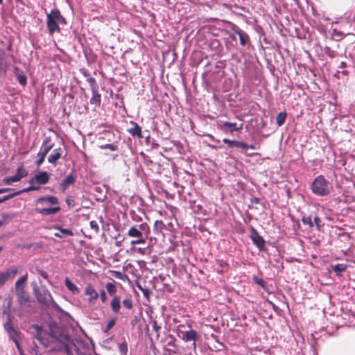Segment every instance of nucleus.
I'll use <instances>...</instances> for the list:
<instances>
[{"mask_svg":"<svg viewBox=\"0 0 355 355\" xmlns=\"http://www.w3.org/2000/svg\"><path fill=\"white\" fill-rule=\"evenodd\" d=\"M32 189L33 188H25V189H23L19 190L18 191L14 192L12 193L8 194V195H6L7 198H8V200H10V199H11V198H14V197H15L17 196H19V195H20L21 193H28V192L31 191V189Z\"/></svg>","mask_w":355,"mask_h":355,"instance_id":"obj_32","label":"nucleus"},{"mask_svg":"<svg viewBox=\"0 0 355 355\" xmlns=\"http://www.w3.org/2000/svg\"><path fill=\"white\" fill-rule=\"evenodd\" d=\"M34 180H36V183L40 186V184H45L48 183L49 180V175L46 171H41L35 175Z\"/></svg>","mask_w":355,"mask_h":355,"instance_id":"obj_20","label":"nucleus"},{"mask_svg":"<svg viewBox=\"0 0 355 355\" xmlns=\"http://www.w3.org/2000/svg\"><path fill=\"white\" fill-rule=\"evenodd\" d=\"M54 228L58 230L61 232V234L69 236H73V232L69 229H64L59 226H55Z\"/></svg>","mask_w":355,"mask_h":355,"instance_id":"obj_38","label":"nucleus"},{"mask_svg":"<svg viewBox=\"0 0 355 355\" xmlns=\"http://www.w3.org/2000/svg\"><path fill=\"white\" fill-rule=\"evenodd\" d=\"M333 270L336 273L337 275H341V273L347 269V266L343 263H338L332 266Z\"/></svg>","mask_w":355,"mask_h":355,"instance_id":"obj_29","label":"nucleus"},{"mask_svg":"<svg viewBox=\"0 0 355 355\" xmlns=\"http://www.w3.org/2000/svg\"><path fill=\"white\" fill-rule=\"evenodd\" d=\"M136 239L131 241L130 243L132 245H135L137 244H144L146 242V239L144 237L141 238H135Z\"/></svg>","mask_w":355,"mask_h":355,"instance_id":"obj_40","label":"nucleus"},{"mask_svg":"<svg viewBox=\"0 0 355 355\" xmlns=\"http://www.w3.org/2000/svg\"><path fill=\"white\" fill-rule=\"evenodd\" d=\"M346 66H347L346 62L344 61H342V62H340V64L338 65V68H345V67H346Z\"/></svg>","mask_w":355,"mask_h":355,"instance_id":"obj_59","label":"nucleus"},{"mask_svg":"<svg viewBox=\"0 0 355 355\" xmlns=\"http://www.w3.org/2000/svg\"><path fill=\"white\" fill-rule=\"evenodd\" d=\"M33 327L37 330V334L35 336V338L38 340H42L41 331L42 328L38 324H33Z\"/></svg>","mask_w":355,"mask_h":355,"instance_id":"obj_44","label":"nucleus"},{"mask_svg":"<svg viewBox=\"0 0 355 355\" xmlns=\"http://www.w3.org/2000/svg\"><path fill=\"white\" fill-rule=\"evenodd\" d=\"M19 68L18 67H14V72L15 73L16 76H17L19 73Z\"/></svg>","mask_w":355,"mask_h":355,"instance_id":"obj_61","label":"nucleus"},{"mask_svg":"<svg viewBox=\"0 0 355 355\" xmlns=\"http://www.w3.org/2000/svg\"><path fill=\"white\" fill-rule=\"evenodd\" d=\"M60 209H61L58 205L54 207L49 208H35V211L43 216L55 214L58 212H59Z\"/></svg>","mask_w":355,"mask_h":355,"instance_id":"obj_19","label":"nucleus"},{"mask_svg":"<svg viewBox=\"0 0 355 355\" xmlns=\"http://www.w3.org/2000/svg\"><path fill=\"white\" fill-rule=\"evenodd\" d=\"M17 80L19 81V84L22 86H25L27 84V78L26 76L21 72V73L18 74L17 76Z\"/></svg>","mask_w":355,"mask_h":355,"instance_id":"obj_39","label":"nucleus"},{"mask_svg":"<svg viewBox=\"0 0 355 355\" xmlns=\"http://www.w3.org/2000/svg\"><path fill=\"white\" fill-rule=\"evenodd\" d=\"M85 294L89 296L88 301L94 303L98 297V293L92 284H88L85 290Z\"/></svg>","mask_w":355,"mask_h":355,"instance_id":"obj_12","label":"nucleus"},{"mask_svg":"<svg viewBox=\"0 0 355 355\" xmlns=\"http://www.w3.org/2000/svg\"><path fill=\"white\" fill-rule=\"evenodd\" d=\"M101 148H102V149L108 148L112 151H115V150H118L117 146L114 144H107L105 145H102V146H101Z\"/></svg>","mask_w":355,"mask_h":355,"instance_id":"obj_43","label":"nucleus"},{"mask_svg":"<svg viewBox=\"0 0 355 355\" xmlns=\"http://www.w3.org/2000/svg\"><path fill=\"white\" fill-rule=\"evenodd\" d=\"M64 284L72 293L78 294L80 293L79 288L68 277L65 279Z\"/></svg>","mask_w":355,"mask_h":355,"instance_id":"obj_25","label":"nucleus"},{"mask_svg":"<svg viewBox=\"0 0 355 355\" xmlns=\"http://www.w3.org/2000/svg\"><path fill=\"white\" fill-rule=\"evenodd\" d=\"M76 176L73 173L69 174L61 182L60 187L62 192H64L69 185L76 182Z\"/></svg>","mask_w":355,"mask_h":355,"instance_id":"obj_21","label":"nucleus"},{"mask_svg":"<svg viewBox=\"0 0 355 355\" xmlns=\"http://www.w3.org/2000/svg\"><path fill=\"white\" fill-rule=\"evenodd\" d=\"M238 35H239V40H240V44L243 46H245L249 42L250 40V38H249V36L247 33H244V32H238L237 33Z\"/></svg>","mask_w":355,"mask_h":355,"instance_id":"obj_28","label":"nucleus"},{"mask_svg":"<svg viewBox=\"0 0 355 355\" xmlns=\"http://www.w3.org/2000/svg\"><path fill=\"white\" fill-rule=\"evenodd\" d=\"M13 342L15 343V345H16V347H17V349H18V352H20V351H22V350H23V349H22V348H21V345H20V343H19V340H16V339H15V340H14Z\"/></svg>","mask_w":355,"mask_h":355,"instance_id":"obj_55","label":"nucleus"},{"mask_svg":"<svg viewBox=\"0 0 355 355\" xmlns=\"http://www.w3.org/2000/svg\"><path fill=\"white\" fill-rule=\"evenodd\" d=\"M62 153L63 150L61 148L53 149V150L48 157V162L55 166L57 161L62 157Z\"/></svg>","mask_w":355,"mask_h":355,"instance_id":"obj_15","label":"nucleus"},{"mask_svg":"<svg viewBox=\"0 0 355 355\" xmlns=\"http://www.w3.org/2000/svg\"><path fill=\"white\" fill-rule=\"evenodd\" d=\"M53 146L54 143L52 141L51 137H46L42 141L39 153L46 155Z\"/></svg>","mask_w":355,"mask_h":355,"instance_id":"obj_10","label":"nucleus"},{"mask_svg":"<svg viewBox=\"0 0 355 355\" xmlns=\"http://www.w3.org/2000/svg\"><path fill=\"white\" fill-rule=\"evenodd\" d=\"M166 344L164 347V351L167 352L168 355H174L179 353V347L177 345V339L172 334H168L166 337Z\"/></svg>","mask_w":355,"mask_h":355,"instance_id":"obj_7","label":"nucleus"},{"mask_svg":"<svg viewBox=\"0 0 355 355\" xmlns=\"http://www.w3.org/2000/svg\"><path fill=\"white\" fill-rule=\"evenodd\" d=\"M123 307L127 310H131L133 308L132 300L131 297H126L123 300Z\"/></svg>","mask_w":355,"mask_h":355,"instance_id":"obj_33","label":"nucleus"},{"mask_svg":"<svg viewBox=\"0 0 355 355\" xmlns=\"http://www.w3.org/2000/svg\"><path fill=\"white\" fill-rule=\"evenodd\" d=\"M66 203L69 208H73L76 206V202L72 196H69L66 199Z\"/></svg>","mask_w":355,"mask_h":355,"instance_id":"obj_42","label":"nucleus"},{"mask_svg":"<svg viewBox=\"0 0 355 355\" xmlns=\"http://www.w3.org/2000/svg\"><path fill=\"white\" fill-rule=\"evenodd\" d=\"M91 229L94 233H98L99 231V227L98 223L96 220H92L89 223Z\"/></svg>","mask_w":355,"mask_h":355,"instance_id":"obj_46","label":"nucleus"},{"mask_svg":"<svg viewBox=\"0 0 355 355\" xmlns=\"http://www.w3.org/2000/svg\"><path fill=\"white\" fill-rule=\"evenodd\" d=\"M219 128L225 133H233L237 131V123L225 121L219 125Z\"/></svg>","mask_w":355,"mask_h":355,"instance_id":"obj_17","label":"nucleus"},{"mask_svg":"<svg viewBox=\"0 0 355 355\" xmlns=\"http://www.w3.org/2000/svg\"><path fill=\"white\" fill-rule=\"evenodd\" d=\"M165 227V225L162 220H155L153 225L154 233L157 235H159L162 233V230Z\"/></svg>","mask_w":355,"mask_h":355,"instance_id":"obj_26","label":"nucleus"},{"mask_svg":"<svg viewBox=\"0 0 355 355\" xmlns=\"http://www.w3.org/2000/svg\"><path fill=\"white\" fill-rule=\"evenodd\" d=\"M223 143L227 144L229 148L236 147L239 148H243V149H247V148L255 149L256 148L255 146L253 144L249 145L245 142L239 141L237 140H230L227 138H224L223 139Z\"/></svg>","mask_w":355,"mask_h":355,"instance_id":"obj_8","label":"nucleus"},{"mask_svg":"<svg viewBox=\"0 0 355 355\" xmlns=\"http://www.w3.org/2000/svg\"><path fill=\"white\" fill-rule=\"evenodd\" d=\"M54 236H55V237H58V238H62V237H63V236H62V234H60V233H58V232H55V233L54 234Z\"/></svg>","mask_w":355,"mask_h":355,"instance_id":"obj_64","label":"nucleus"},{"mask_svg":"<svg viewBox=\"0 0 355 355\" xmlns=\"http://www.w3.org/2000/svg\"><path fill=\"white\" fill-rule=\"evenodd\" d=\"M92 96L90 98V103L92 105H95L97 107H99L101 103V95L99 93L98 90H96L94 92H92Z\"/></svg>","mask_w":355,"mask_h":355,"instance_id":"obj_23","label":"nucleus"},{"mask_svg":"<svg viewBox=\"0 0 355 355\" xmlns=\"http://www.w3.org/2000/svg\"><path fill=\"white\" fill-rule=\"evenodd\" d=\"M320 222H321V220L318 216L314 217V223L317 225L318 230L320 229Z\"/></svg>","mask_w":355,"mask_h":355,"instance_id":"obj_54","label":"nucleus"},{"mask_svg":"<svg viewBox=\"0 0 355 355\" xmlns=\"http://www.w3.org/2000/svg\"><path fill=\"white\" fill-rule=\"evenodd\" d=\"M152 326H153V330L156 332V337H157V339L158 340L159 336H160V329H161V326H159L156 320H152Z\"/></svg>","mask_w":355,"mask_h":355,"instance_id":"obj_37","label":"nucleus"},{"mask_svg":"<svg viewBox=\"0 0 355 355\" xmlns=\"http://www.w3.org/2000/svg\"><path fill=\"white\" fill-rule=\"evenodd\" d=\"M7 334H8L10 339L12 340V341H14L15 339H16V340L20 339L21 333L15 329L9 331Z\"/></svg>","mask_w":355,"mask_h":355,"instance_id":"obj_34","label":"nucleus"},{"mask_svg":"<svg viewBox=\"0 0 355 355\" xmlns=\"http://www.w3.org/2000/svg\"><path fill=\"white\" fill-rule=\"evenodd\" d=\"M37 204L49 203L53 205H58L59 203L58 198L53 196H46L38 198L36 200Z\"/></svg>","mask_w":355,"mask_h":355,"instance_id":"obj_14","label":"nucleus"},{"mask_svg":"<svg viewBox=\"0 0 355 355\" xmlns=\"http://www.w3.org/2000/svg\"><path fill=\"white\" fill-rule=\"evenodd\" d=\"M139 229L141 230V232L143 233V235L144 234L146 239L148 237L150 233V229L148 223H143L139 225Z\"/></svg>","mask_w":355,"mask_h":355,"instance_id":"obj_27","label":"nucleus"},{"mask_svg":"<svg viewBox=\"0 0 355 355\" xmlns=\"http://www.w3.org/2000/svg\"><path fill=\"white\" fill-rule=\"evenodd\" d=\"M2 217L4 219V220H0V227H1L5 223V221L6 220H8V218H12L13 217V215L10 216L7 214H3Z\"/></svg>","mask_w":355,"mask_h":355,"instance_id":"obj_52","label":"nucleus"},{"mask_svg":"<svg viewBox=\"0 0 355 355\" xmlns=\"http://www.w3.org/2000/svg\"><path fill=\"white\" fill-rule=\"evenodd\" d=\"M311 190L313 193L318 196H326L329 195L331 190L332 186L323 175L317 176L311 184Z\"/></svg>","mask_w":355,"mask_h":355,"instance_id":"obj_2","label":"nucleus"},{"mask_svg":"<svg viewBox=\"0 0 355 355\" xmlns=\"http://www.w3.org/2000/svg\"><path fill=\"white\" fill-rule=\"evenodd\" d=\"M216 271L218 273L223 274L229 269V264L223 260H216Z\"/></svg>","mask_w":355,"mask_h":355,"instance_id":"obj_24","label":"nucleus"},{"mask_svg":"<svg viewBox=\"0 0 355 355\" xmlns=\"http://www.w3.org/2000/svg\"><path fill=\"white\" fill-rule=\"evenodd\" d=\"M113 276L117 279H123V275L119 271H114Z\"/></svg>","mask_w":355,"mask_h":355,"instance_id":"obj_53","label":"nucleus"},{"mask_svg":"<svg viewBox=\"0 0 355 355\" xmlns=\"http://www.w3.org/2000/svg\"><path fill=\"white\" fill-rule=\"evenodd\" d=\"M253 280H254V283H256L257 284H258L261 287H262V288L265 287L266 282H265V281L263 279H259L257 277H253Z\"/></svg>","mask_w":355,"mask_h":355,"instance_id":"obj_47","label":"nucleus"},{"mask_svg":"<svg viewBox=\"0 0 355 355\" xmlns=\"http://www.w3.org/2000/svg\"><path fill=\"white\" fill-rule=\"evenodd\" d=\"M130 123L132 127L128 128L127 132L134 137H137L139 139L144 138L141 127L137 123L133 121H131Z\"/></svg>","mask_w":355,"mask_h":355,"instance_id":"obj_9","label":"nucleus"},{"mask_svg":"<svg viewBox=\"0 0 355 355\" xmlns=\"http://www.w3.org/2000/svg\"><path fill=\"white\" fill-rule=\"evenodd\" d=\"M19 272V268L16 266L10 267L7 269L4 272H1V275L4 280V282H7L9 279H13L16 275Z\"/></svg>","mask_w":355,"mask_h":355,"instance_id":"obj_13","label":"nucleus"},{"mask_svg":"<svg viewBox=\"0 0 355 355\" xmlns=\"http://www.w3.org/2000/svg\"><path fill=\"white\" fill-rule=\"evenodd\" d=\"M28 274L26 273L24 275L21 277L15 283V289L24 288V284L27 281Z\"/></svg>","mask_w":355,"mask_h":355,"instance_id":"obj_31","label":"nucleus"},{"mask_svg":"<svg viewBox=\"0 0 355 355\" xmlns=\"http://www.w3.org/2000/svg\"><path fill=\"white\" fill-rule=\"evenodd\" d=\"M116 318H113V319H111L107 326H106V329H105V331H108L109 330H110L116 324Z\"/></svg>","mask_w":355,"mask_h":355,"instance_id":"obj_48","label":"nucleus"},{"mask_svg":"<svg viewBox=\"0 0 355 355\" xmlns=\"http://www.w3.org/2000/svg\"><path fill=\"white\" fill-rule=\"evenodd\" d=\"M40 274L41 275V276L44 278V279H47L48 278V275H47V272L44 271V270H40Z\"/></svg>","mask_w":355,"mask_h":355,"instance_id":"obj_58","label":"nucleus"},{"mask_svg":"<svg viewBox=\"0 0 355 355\" xmlns=\"http://www.w3.org/2000/svg\"><path fill=\"white\" fill-rule=\"evenodd\" d=\"M3 328L7 333L15 329L10 316L8 317L7 321L3 324Z\"/></svg>","mask_w":355,"mask_h":355,"instance_id":"obj_36","label":"nucleus"},{"mask_svg":"<svg viewBox=\"0 0 355 355\" xmlns=\"http://www.w3.org/2000/svg\"><path fill=\"white\" fill-rule=\"evenodd\" d=\"M254 232V235L251 236V239L256 246L259 248V250H263L265 247V241L261 236H260L258 232H256L254 229H252Z\"/></svg>","mask_w":355,"mask_h":355,"instance_id":"obj_16","label":"nucleus"},{"mask_svg":"<svg viewBox=\"0 0 355 355\" xmlns=\"http://www.w3.org/2000/svg\"><path fill=\"white\" fill-rule=\"evenodd\" d=\"M119 350L121 353L126 354L128 352V345L126 343H123L119 345Z\"/></svg>","mask_w":355,"mask_h":355,"instance_id":"obj_50","label":"nucleus"},{"mask_svg":"<svg viewBox=\"0 0 355 355\" xmlns=\"http://www.w3.org/2000/svg\"><path fill=\"white\" fill-rule=\"evenodd\" d=\"M29 183H30V187H28V188H33L32 189H31V191H37L40 189V187L39 185H35L36 180H34L33 177L29 180Z\"/></svg>","mask_w":355,"mask_h":355,"instance_id":"obj_41","label":"nucleus"},{"mask_svg":"<svg viewBox=\"0 0 355 355\" xmlns=\"http://www.w3.org/2000/svg\"><path fill=\"white\" fill-rule=\"evenodd\" d=\"M15 292L20 305H24L28 302L29 296L28 294L25 291L24 288L15 289Z\"/></svg>","mask_w":355,"mask_h":355,"instance_id":"obj_18","label":"nucleus"},{"mask_svg":"<svg viewBox=\"0 0 355 355\" xmlns=\"http://www.w3.org/2000/svg\"><path fill=\"white\" fill-rule=\"evenodd\" d=\"M302 221L304 225H309L310 227H313V223L312 222L311 218L310 216H304L302 218Z\"/></svg>","mask_w":355,"mask_h":355,"instance_id":"obj_45","label":"nucleus"},{"mask_svg":"<svg viewBox=\"0 0 355 355\" xmlns=\"http://www.w3.org/2000/svg\"><path fill=\"white\" fill-rule=\"evenodd\" d=\"M189 328V330H182L181 328L184 327V324H180L177 328L178 336L184 342L191 343V345L189 349H191L193 352L196 351V341L199 338L200 336L198 332L193 329L191 324L187 325Z\"/></svg>","mask_w":355,"mask_h":355,"instance_id":"obj_3","label":"nucleus"},{"mask_svg":"<svg viewBox=\"0 0 355 355\" xmlns=\"http://www.w3.org/2000/svg\"><path fill=\"white\" fill-rule=\"evenodd\" d=\"M6 200H8V198H7V196H4L3 197L1 198H0V204L6 201Z\"/></svg>","mask_w":355,"mask_h":355,"instance_id":"obj_62","label":"nucleus"},{"mask_svg":"<svg viewBox=\"0 0 355 355\" xmlns=\"http://www.w3.org/2000/svg\"><path fill=\"white\" fill-rule=\"evenodd\" d=\"M6 52L0 49V79L6 76L7 70L9 67L8 62L5 61Z\"/></svg>","mask_w":355,"mask_h":355,"instance_id":"obj_11","label":"nucleus"},{"mask_svg":"<svg viewBox=\"0 0 355 355\" xmlns=\"http://www.w3.org/2000/svg\"><path fill=\"white\" fill-rule=\"evenodd\" d=\"M34 295L38 302L44 306H49L51 304H55L49 291L45 286L33 288Z\"/></svg>","mask_w":355,"mask_h":355,"instance_id":"obj_5","label":"nucleus"},{"mask_svg":"<svg viewBox=\"0 0 355 355\" xmlns=\"http://www.w3.org/2000/svg\"><path fill=\"white\" fill-rule=\"evenodd\" d=\"M127 235L131 238H141L144 237L143 233L141 232V230H139V227L137 226H132L131 227Z\"/></svg>","mask_w":355,"mask_h":355,"instance_id":"obj_22","label":"nucleus"},{"mask_svg":"<svg viewBox=\"0 0 355 355\" xmlns=\"http://www.w3.org/2000/svg\"><path fill=\"white\" fill-rule=\"evenodd\" d=\"M286 116L287 114L285 112H280L277 114L276 117V123L278 126H282L284 123Z\"/></svg>","mask_w":355,"mask_h":355,"instance_id":"obj_30","label":"nucleus"},{"mask_svg":"<svg viewBox=\"0 0 355 355\" xmlns=\"http://www.w3.org/2000/svg\"><path fill=\"white\" fill-rule=\"evenodd\" d=\"M87 81L89 83L92 92L98 90V85L96 79L93 77H89L87 79Z\"/></svg>","mask_w":355,"mask_h":355,"instance_id":"obj_35","label":"nucleus"},{"mask_svg":"<svg viewBox=\"0 0 355 355\" xmlns=\"http://www.w3.org/2000/svg\"><path fill=\"white\" fill-rule=\"evenodd\" d=\"M13 190L12 188H9V187H6V188H0V194L1 193H6V192H8V191H10Z\"/></svg>","mask_w":355,"mask_h":355,"instance_id":"obj_56","label":"nucleus"},{"mask_svg":"<svg viewBox=\"0 0 355 355\" xmlns=\"http://www.w3.org/2000/svg\"><path fill=\"white\" fill-rule=\"evenodd\" d=\"M251 202L252 203L258 204L259 202V198H254L251 200Z\"/></svg>","mask_w":355,"mask_h":355,"instance_id":"obj_60","label":"nucleus"},{"mask_svg":"<svg viewBox=\"0 0 355 355\" xmlns=\"http://www.w3.org/2000/svg\"><path fill=\"white\" fill-rule=\"evenodd\" d=\"M99 295H100L102 302L105 303L107 301V295H106L105 291L103 289L100 291Z\"/></svg>","mask_w":355,"mask_h":355,"instance_id":"obj_51","label":"nucleus"},{"mask_svg":"<svg viewBox=\"0 0 355 355\" xmlns=\"http://www.w3.org/2000/svg\"><path fill=\"white\" fill-rule=\"evenodd\" d=\"M59 24L65 25L67 21L60 10L55 8L46 15V26L50 35H53L55 32H60Z\"/></svg>","mask_w":355,"mask_h":355,"instance_id":"obj_1","label":"nucleus"},{"mask_svg":"<svg viewBox=\"0 0 355 355\" xmlns=\"http://www.w3.org/2000/svg\"><path fill=\"white\" fill-rule=\"evenodd\" d=\"M37 156H38L39 158H38V159L36 162V165L37 166H40L44 162V159H45L46 155H43L42 153H37Z\"/></svg>","mask_w":355,"mask_h":355,"instance_id":"obj_49","label":"nucleus"},{"mask_svg":"<svg viewBox=\"0 0 355 355\" xmlns=\"http://www.w3.org/2000/svg\"><path fill=\"white\" fill-rule=\"evenodd\" d=\"M108 294L112 297L110 301V307L114 313H120L121 299L116 295L117 288L113 282H108L105 284Z\"/></svg>","mask_w":355,"mask_h":355,"instance_id":"obj_4","label":"nucleus"},{"mask_svg":"<svg viewBox=\"0 0 355 355\" xmlns=\"http://www.w3.org/2000/svg\"><path fill=\"white\" fill-rule=\"evenodd\" d=\"M243 123H241L239 125H237V131H241L243 129Z\"/></svg>","mask_w":355,"mask_h":355,"instance_id":"obj_63","label":"nucleus"},{"mask_svg":"<svg viewBox=\"0 0 355 355\" xmlns=\"http://www.w3.org/2000/svg\"><path fill=\"white\" fill-rule=\"evenodd\" d=\"M81 73L85 77L87 78L90 77L89 73L87 69H81Z\"/></svg>","mask_w":355,"mask_h":355,"instance_id":"obj_57","label":"nucleus"},{"mask_svg":"<svg viewBox=\"0 0 355 355\" xmlns=\"http://www.w3.org/2000/svg\"><path fill=\"white\" fill-rule=\"evenodd\" d=\"M28 175V171L25 168L23 164L19 166L16 171V173L13 176L6 177L3 179V183L7 185H11L13 182L20 181L23 178Z\"/></svg>","mask_w":355,"mask_h":355,"instance_id":"obj_6","label":"nucleus"}]
</instances>
